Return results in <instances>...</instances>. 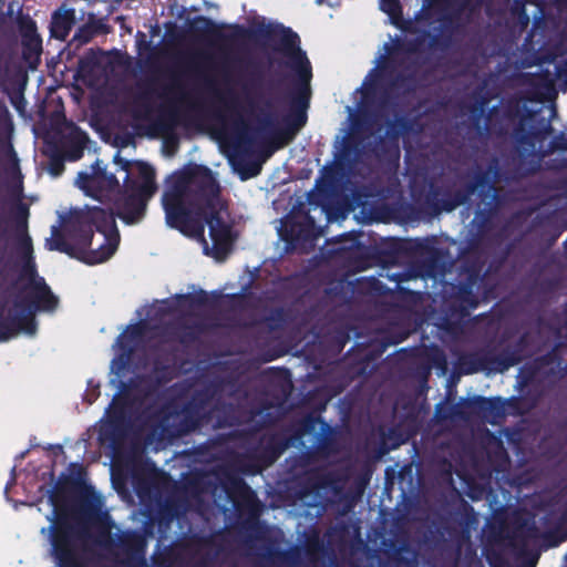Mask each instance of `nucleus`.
Instances as JSON below:
<instances>
[{
    "instance_id": "obj_5",
    "label": "nucleus",
    "mask_w": 567,
    "mask_h": 567,
    "mask_svg": "<svg viewBox=\"0 0 567 567\" xmlns=\"http://www.w3.org/2000/svg\"><path fill=\"white\" fill-rule=\"evenodd\" d=\"M85 484L76 477L62 474L50 491L49 501L54 507V517L49 527L51 555L58 567H86L81 540L87 537L84 529L78 528L69 519L68 513L61 508L68 496Z\"/></svg>"
},
{
    "instance_id": "obj_59",
    "label": "nucleus",
    "mask_w": 567,
    "mask_h": 567,
    "mask_svg": "<svg viewBox=\"0 0 567 567\" xmlns=\"http://www.w3.org/2000/svg\"><path fill=\"white\" fill-rule=\"evenodd\" d=\"M284 311L282 309H276L271 316L268 318V320H282Z\"/></svg>"
},
{
    "instance_id": "obj_39",
    "label": "nucleus",
    "mask_w": 567,
    "mask_h": 567,
    "mask_svg": "<svg viewBox=\"0 0 567 567\" xmlns=\"http://www.w3.org/2000/svg\"><path fill=\"white\" fill-rule=\"evenodd\" d=\"M374 153L378 157H386V158L395 157V158H398L400 151H399L398 143H395L389 138H385L383 136H379L375 142Z\"/></svg>"
},
{
    "instance_id": "obj_23",
    "label": "nucleus",
    "mask_w": 567,
    "mask_h": 567,
    "mask_svg": "<svg viewBox=\"0 0 567 567\" xmlns=\"http://www.w3.org/2000/svg\"><path fill=\"white\" fill-rule=\"evenodd\" d=\"M146 330L145 322L141 321L130 326L120 337L117 338L118 348L122 351L120 354L121 368H124L132 354L135 351L137 342L142 339Z\"/></svg>"
},
{
    "instance_id": "obj_25",
    "label": "nucleus",
    "mask_w": 567,
    "mask_h": 567,
    "mask_svg": "<svg viewBox=\"0 0 567 567\" xmlns=\"http://www.w3.org/2000/svg\"><path fill=\"white\" fill-rule=\"evenodd\" d=\"M393 73V69H390L385 63L381 66L377 74L378 79H388V87L392 92L411 93L414 90V79L410 74L402 72Z\"/></svg>"
},
{
    "instance_id": "obj_26",
    "label": "nucleus",
    "mask_w": 567,
    "mask_h": 567,
    "mask_svg": "<svg viewBox=\"0 0 567 567\" xmlns=\"http://www.w3.org/2000/svg\"><path fill=\"white\" fill-rule=\"evenodd\" d=\"M549 130L548 123L542 127L530 126L527 128L525 118H522L514 127L513 137L518 145L534 147L535 142L542 140Z\"/></svg>"
},
{
    "instance_id": "obj_38",
    "label": "nucleus",
    "mask_w": 567,
    "mask_h": 567,
    "mask_svg": "<svg viewBox=\"0 0 567 567\" xmlns=\"http://www.w3.org/2000/svg\"><path fill=\"white\" fill-rule=\"evenodd\" d=\"M178 122V112L175 109H169L163 112L154 123V128L162 134L169 133L174 130Z\"/></svg>"
},
{
    "instance_id": "obj_48",
    "label": "nucleus",
    "mask_w": 567,
    "mask_h": 567,
    "mask_svg": "<svg viewBox=\"0 0 567 567\" xmlns=\"http://www.w3.org/2000/svg\"><path fill=\"white\" fill-rule=\"evenodd\" d=\"M318 450L324 455H329L330 453L334 452L336 447L333 439L330 436L321 437L319 441Z\"/></svg>"
},
{
    "instance_id": "obj_36",
    "label": "nucleus",
    "mask_w": 567,
    "mask_h": 567,
    "mask_svg": "<svg viewBox=\"0 0 567 567\" xmlns=\"http://www.w3.org/2000/svg\"><path fill=\"white\" fill-rule=\"evenodd\" d=\"M422 246L421 243H415L412 247V243L405 239H394L390 243L389 249L384 252L389 256V260L394 261L400 258L403 254L412 249H419Z\"/></svg>"
},
{
    "instance_id": "obj_14",
    "label": "nucleus",
    "mask_w": 567,
    "mask_h": 567,
    "mask_svg": "<svg viewBox=\"0 0 567 567\" xmlns=\"http://www.w3.org/2000/svg\"><path fill=\"white\" fill-rule=\"evenodd\" d=\"M91 173L80 172L78 174V185L87 195L99 198L104 192H115L120 189V182L113 173H109L96 159L91 166Z\"/></svg>"
},
{
    "instance_id": "obj_63",
    "label": "nucleus",
    "mask_w": 567,
    "mask_h": 567,
    "mask_svg": "<svg viewBox=\"0 0 567 567\" xmlns=\"http://www.w3.org/2000/svg\"><path fill=\"white\" fill-rule=\"evenodd\" d=\"M4 115H8V109L3 101L0 99V118Z\"/></svg>"
},
{
    "instance_id": "obj_1",
    "label": "nucleus",
    "mask_w": 567,
    "mask_h": 567,
    "mask_svg": "<svg viewBox=\"0 0 567 567\" xmlns=\"http://www.w3.org/2000/svg\"><path fill=\"white\" fill-rule=\"evenodd\" d=\"M221 27L210 18L199 16L194 19L192 30L194 33L207 34L223 42L268 43L274 52L286 58L282 63L296 74L293 90L290 94V111L284 117L285 125L277 127L275 114L271 112L274 103L270 99H262V107H258L252 97H247L250 111L258 110L257 125L250 128L241 118L236 122L237 132L234 148L239 153H249L254 146L260 145L272 150L288 144L307 123V109L309 107L312 79V66L306 51L301 49L299 35L284 24L259 23L254 28L233 25L230 33H223Z\"/></svg>"
},
{
    "instance_id": "obj_17",
    "label": "nucleus",
    "mask_w": 567,
    "mask_h": 567,
    "mask_svg": "<svg viewBox=\"0 0 567 567\" xmlns=\"http://www.w3.org/2000/svg\"><path fill=\"white\" fill-rule=\"evenodd\" d=\"M66 132L56 131L58 140L52 144L54 148L66 156V161L76 162L82 158L89 142V135L73 122L64 118Z\"/></svg>"
},
{
    "instance_id": "obj_51",
    "label": "nucleus",
    "mask_w": 567,
    "mask_h": 567,
    "mask_svg": "<svg viewBox=\"0 0 567 567\" xmlns=\"http://www.w3.org/2000/svg\"><path fill=\"white\" fill-rule=\"evenodd\" d=\"M389 278L398 282V288L402 293H409V295L413 293L411 290L404 289L399 286V284L410 279V276L406 272L393 274V275L389 276Z\"/></svg>"
},
{
    "instance_id": "obj_35",
    "label": "nucleus",
    "mask_w": 567,
    "mask_h": 567,
    "mask_svg": "<svg viewBox=\"0 0 567 567\" xmlns=\"http://www.w3.org/2000/svg\"><path fill=\"white\" fill-rule=\"evenodd\" d=\"M410 127L409 121L404 115H398L394 120L386 123V138L398 143L400 136Z\"/></svg>"
},
{
    "instance_id": "obj_53",
    "label": "nucleus",
    "mask_w": 567,
    "mask_h": 567,
    "mask_svg": "<svg viewBox=\"0 0 567 567\" xmlns=\"http://www.w3.org/2000/svg\"><path fill=\"white\" fill-rule=\"evenodd\" d=\"M511 11L515 16H526L525 4L522 0H514L511 7Z\"/></svg>"
},
{
    "instance_id": "obj_43",
    "label": "nucleus",
    "mask_w": 567,
    "mask_h": 567,
    "mask_svg": "<svg viewBox=\"0 0 567 567\" xmlns=\"http://www.w3.org/2000/svg\"><path fill=\"white\" fill-rule=\"evenodd\" d=\"M306 553L309 556H315L323 551V542L321 540L318 532L308 535L305 543Z\"/></svg>"
},
{
    "instance_id": "obj_8",
    "label": "nucleus",
    "mask_w": 567,
    "mask_h": 567,
    "mask_svg": "<svg viewBox=\"0 0 567 567\" xmlns=\"http://www.w3.org/2000/svg\"><path fill=\"white\" fill-rule=\"evenodd\" d=\"M29 207L19 200L16 207L17 229L21 231L18 238L17 250L21 261L20 279H27L30 282L39 280L37 265L33 256L32 239L28 234Z\"/></svg>"
},
{
    "instance_id": "obj_21",
    "label": "nucleus",
    "mask_w": 567,
    "mask_h": 567,
    "mask_svg": "<svg viewBox=\"0 0 567 567\" xmlns=\"http://www.w3.org/2000/svg\"><path fill=\"white\" fill-rule=\"evenodd\" d=\"M158 425L163 433H167L173 437L183 436L199 429L198 423H195L190 417L183 414L182 411L175 414H164Z\"/></svg>"
},
{
    "instance_id": "obj_54",
    "label": "nucleus",
    "mask_w": 567,
    "mask_h": 567,
    "mask_svg": "<svg viewBox=\"0 0 567 567\" xmlns=\"http://www.w3.org/2000/svg\"><path fill=\"white\" fill-rule=\"evenodd\" d=\"M458 293L463 300H467L472 296V286L471 284H462L458 287Z\"/></svg>"
},
{
    "instance_id": "obj_13",
    "label": "nucleus",
    "mask_w": 567,
    "mask_h": 567,
    "mask_svg": "<svg viewBox=\"0 0 567 567\" xmlns=\"http://www.w3.org/2000/svg\"><path fill=\"white\" fill-rule=\"evenodd\" d=\"M152 197H146L145 194L124 183V189L121 197L116 200V213L112 209H106L114 214V218L118 217L126 225H134L140 223L145 214L147 202Z\"/></svg>"
},
{
    "instance_id": "obj_57",
    "label": "nucleus",
    "mask_w": 567,
    "mask_h": 567,
    "mask_svg": "<svg viewBox=\"0 0 567 567\" xmlns=\"http://www.w3.org/2000/svg\"><path fill=\"white\" fill-rule=\"evenodd\" d=\"M275 422V419L271 416L269 412L262 415V421L260 423V427L271 425Z\"/></svg>"
},
{
    "instance_id": "obj_28",
    "label": "nucleus",
    "mask_w": 567,
    "mask_h": 567,
    "mask_svg": "<svg viewBox=\"0 0 567 567\" xmlns=\"http://www.w3.org/2000/svg\"><path fill=\"white\" fill-rule=\"evenodd\" d=\"M220 391L221 385L219 383L212 382L203 389L195 391L188 402L209 416L210 409L219 396Z\"/></svg>"
},
{
    "instance_id": "obj_31",
    "label": "nucleus",
    "mask_w": 567,
    "mask_h": 567,
    "mask_svg": "<svg viewBox=\"0 0 567 567\" xmlns=\"http://www.w3.org/2000/svg\"><path fill=\"white\" fill-rule=\"evenodd\" d=\"M327 476L317 471L308 473L300 482L299 496L307 497L318 493L327 485Z\"/></svg>"
},
{
    "instance_id": "obj_55",
    "label": "nucleus",
    "mask_w": 567,
    "mask_h": 567,
    "mask_svg": "<svg viewBox=\"0 0 567 567\" xmlns=\"http://www.w3.org/2000/svg\"><path fill=\"white\" fill-rule=\"evenodd\" d=\"M93 60L87 58H82L79 60V71L80 72H89L92 69Z\"/></svg>"
},
{
    "instance_id": "obj_2",
    "label": "nucleus",
    "mask_w": 567,
    "mask_h": 567,
    "mask_svg": "<svg viewBox=\"0 0 567 567\" xmlns=\"http://www.w3.org/2000/svg\"><path fill=\"white\" fill-rule=\"evenodd\" d=\"M219 184L210 168L189 164L175 173L162 196L166 224L183 235L202 239L208 226L212 239V255L224 260L233 250L236 235L233 225L226 220L227 208L219 199Z\"/></svg>"
},
{
    "instance_id": "obj_46",
    "label": "nucleus",
    "mask_w": 567,
    "mask_h": 567,
    "mask_svg": "<svg viewBox=\"0 0 567 567\" xmlns=\"http://www.w3.org/2000/svg\"><path fill=\"white\" fill-rule=\"evenodd\" d=\"M220 101L226 111L230 113H238V99L235 93L229 92L227 96H221Z\"/></svg>"
},
{
    "instance_id": "obj_29",
    "label": "nucleus",
    "mask_w": 567,
    "mask_h": 567,
    "mask_svg": "<svg viewBox=\"0 0 567 567\" xmlns=\"http://www.w3.org/2000/svg\"><path fill=\"white\" fill-rule=\"evenodd\" d=\"M235 412V405L230 402H226L219 395L210 409L209 419L216 417V427L234 426L237 423Z\"/></svg>"
},
{
    "instance_id": "obj_61",
    "label": "nucleus",
    "mask_w": 567,
    "mask_h": 567,
    "mask_svg": "<svg viewBox=\"0 0 567 567\" xmlns=\"http://www.w3.org/2000/svg\"><path fill=\"white\" fill-rule=\"evenodd\" d=\"M553 357H554V351L540 357L538 360L543 363V364H548L549 362L553 361Z\"/></svg>"
},
{
    "instance_id": "obj_64",
    "label": "nucleus",
    "mask_w": 567,
    "mask_h": 567,
    "mask_svg": "<svg viewBox=\"0 0 567 567\" xmlns=\"http://www.w3.org/2000/svg\"><path fill=\"white\" fill-rule=\"evenodd\" d=\"M166 370H167V369H166V367H164V365L159 367V365L155 364V367H154V372H155L156 374H157V373H159V372H161L162 374H164V372H166Z\"/></svg>"
},
{
    "instance_id": "obj_47",
    "label": "nucleus",
    "mask_w": 567,
    "mask_h": 567,
    "mask_svg": "<svg viewBox=\"0 0 567 567\" xmlns=\"http://www.w3.org/2000/svg\"><path fill=\"white\" fill-rule=\"evenodd\" d=\"M165 93L174 95L178 93L181 100H186L187 97L186 94H184L183 92V86L178 78L175 74L172 75V83L165 87Z\"/></svg>"
},
{
    "instance_id": "obj_40",
    "label": "nucleus",
    "mask_w": 567,
    "mask_h": 567,
    "mask_svg": "<svg viewBox=\"0 0 567 567\" xmlns=\"http://www.w3.org/2000/svg\"><path fill=\"white\" fill-rule=\"evenodd\" d=\"M152 111L151 91H144L137 94L133 102V116L135 118H143Z\"/></svg>"
},
{
    "instance_id": "obj_16",
    "label": "nucleus",
    "mask_w": 567,
    "mask_h": 567,
    "mask_svg": "<svg viewBox=\"0 0 567 567\" xmlns=\"http://www.w3.org/2000/svg\"><path fill=\"white\" fill-rule=\"evenodd\" d=\"M288 446L289 442L282 434H262L257 444L249 450L248 457L261 470L272 465Z\"/></svg>"
},
{
    "instance_id": "obj_18",
    "label": "nucleus",
    "mask_w": 567,
    "mask_h": 567,
    "mask_svg": "<svg viewBox=\"0 0 567 567\" xmlns=\"http://www.w3.org/2000/svg\"><path fill=\"white\" fill-rule=\"evenodd\" d=\"M470 404L476 408V414L485 417L491 424H496L506 416V408L515 412L518 410L519 398L512 396L509 399H502L499 396L484 398L476 395L471 398Z\"/></svg>"
},
{
    "instance_id": "obj_20",
    "label": "nucleus",
    "mask_w": 567,
    "mask_h": 567,
    "mask_svg": "<svg viewBox=\"0 0 567 567\" xmlns=\"http://www.w3.org/2000/svg\"><path fill=\"white\" fill-rule=\"evenodd\" d=\"M21 37L22 59L30 69H37L41 62L42 39L37 33V25L33 20L28 19L21 23Z\"/></svg>"
},
{
    "instance_id": "obj_4",
    "label": "nucleus",
    "mask_w": 567,
    "mask_h": 567,
    "mask_svg": "<svg viewBox=\"0 0 567 567\" xmlns=\"http://www.w3.org/2000/svg\"><path fill=\"white\" fill-rule=\"evenodd\" d=\"M502 179L499 159L497 156H492L485 169L476 164L471 172L456 178H431L422 206L431 216H437L442 212L450 213L467 204L477 190L483 194L485 188L487 193L493 192V199H495L496 184Z\"/></svg>"
},
{
    "instance_id": "obj_24",
    "label": "nucleus",
    "mask_w": 567,
    "mask_h": 567,
    "mask_svg": "<svg viewBox=\"0 0 567 567\" xmlns=\"http://www.w3.org/2000/svg\"><path fill=\"white\" fill-rule=\"evenodd\" d=\"M76 22L75 10L60 7L51 16L50 34L52 38L65 41Z\"/></svg>"
},
{
    "instance_id": "obj_12",
    "label": "nucleus",
    "mask_w": 567,
    "mask_h": 567,
    "mask_svg": "<svg viewBox=\"0 0 567 567\" xmlns=\"http://www.w3.org/2000/svg\"><path fill=\"white\" fill-rule=\"evenodd\" d=\"M320 235L316 221L308 213L288 217L280 228V237L291 248L312 244Z\"/></svg>"
},
{
    "instance_id": "obj_27",
    "label": "nucleus",
    "mask_w": 567,
    "mask_h": 567,
    "mask_svg": "<svg viewBox=\"0 0 567 567\" xmlns=\"http://www.w3.org/2000/svg\"><path fill=\"white\" fill-rule=\"evenodd\" d=\"M105 32L106 25L101 20L95 19L93 14H91L89 21L76 29L70 45H74V48L78 49L89 43L94 37Z\"/></svg>"
},
{
    "instance_id": "obj_52",
    "label": "nucleus",
    "mask_w": 567,
    "mask_h": 567,
    "mask_svg": "<svg viewBox=\"0 0 567 567\" xmlns=\"http://www.w3.org/2000/svg\"><path fill=\"white\" fill-rule=\"evenodd\" d=\"M113 161L122 171L126 172V174H130L131 166L134 165V162L121 157L120 152L115 154Z\"/></svg>"
},
{
    "instance_id": "obj_11",
    "label": "nucleus",
    "mask_w": 567,
    "mask_h": 567,
    "mask_svg": "<svg viewBox=\"0 0 567 567\" xmlns=\"http://www.w3.org/2000/svg\"><path fill=\"white\" fill-rule=\"evenodd\" d=\"M166 381L167 379L163 375H156L155 380H153L152 375H141L131 379L128 382L121 381L118 385L120 392L114 396L107 411L111 421L122 422L125 420L131 403L130 391L137 389L140 383L145 384L144 393L150 394Z\"/></svg>"
},
{
    "instance_id": "obj_19",
    "label": "nucleus",
    "mask_w": 567,
    "mask_h": 567,
    "mask_svg": "<svg viewBox=\"0 0 567 567\" xmlns=\"http://www.w3.org/2000/svg\"><path fill=\"white\" fill-rule=\"evenodd\" d=\"M14 310L13 313L4 316V307H0V341H8L21 331L28 334L35 333V318L25 316L21 309Z\"/></svg>"
},
{
    "instance_id": "obj_3",
    "label": "nucleus",
    "mask_w": 567,
    "mask_h": 567,
    "mask_svg": "<svg viewBox=\"0 0 567 567\" xmlns=\"http://www.w3.org/2000/svg\"><path fill=\"white\" fill-rule=\"evenodd\" d=\"M120 233L114 214L99 206L70 212L63 219V233L52 227V237L47 239L49 250L63 252L87 265L106 261L116 251Z\"/></svg>"
},
{
    "instance_id": "obj_9",
    "label": "nucleus",
    "mask_w": 567,
    "mask_h": 567,
    "mask_svg": "<svg viewBox=\"0 0 567 567\" xmlns=\"http://www.w3.org/2000/svg\"><path fill=\"white\" fill-rule=\"evenodd\" d=\"M27 295L13 301L14 309H21L25 316L34 318L37 312H54L59 298L52 292L44 278L27 285Z\"/></svg>"
},
{
    "instance_id": "obj_33",
    "label": "nucleus",
    "mask_w": 567,
    "mask_h": 567,
    "mask_svg": "<svg viewBox=\"0 0 567 567\" xmlns=\"http://www.w3.org/2000/svg\"><path fill=\"white\" fill-rule=\"evenodd\" d=\"M8 226L2 216H0V243L6 241L8 239ZM16 267L12 265L10 258L6 257V246L0 249V278L4 279L10 270H13Z\"/></svg>"
},
{
    "instance_id": "obj_44",
    "label": "nucleus",
    "mask_w": 567,
    "mask_h": 567,
    "mask_svg": "<svg viewBox=\"0 0 567 567\" xmlns=\"http://www.w3.org/2000/svg\"><path fill=\"white\" fill-rule=\"evenodd\" d=\"M380 9L392 20H396L402 17V6L400 0H380Z\"/></svg>"
},
{
    "instance_id": "obj_49",
    "label": "nucleus",
    "mask_w": 567,
    "mask_h": 567,
    "mask_svg": "<svg viewBox=\"0 0 567 567\" xmlns=\"http://www.w3.org/2000/svg\"><path fill=\"white\" fill-rule=\"evenodd\" d=\"M364 289L369 292L381 295L384 292V285L379 279L371 277L364 282Z\"/></svg>"
},
{
    "instance_id": "obj_50",
    "label": "nucleus",
    "mask_w": 567,
    "mask_h": 567,
    "mask_svg": "<svg viewBox=\"0 0 567 567\" xmlns=\"http://www.w3.org/2000/svg\"><path fill=\"white\" fill-rule=\"evenodd\" d=\"M237 485L240 489V495L243 498L247 497V502L255 499V493L251 491V488L245 483V481L239 480L237 482Z\"/></svg>"
},
{
    "instance_id": "obj_10",
    "label": "nucleus",
    "mask_w": 567,
    "mask_h": 567,
    "mask_svg": "<svg viewBox=\"0 0 567 567\" xmlns=\"http://www.w3.org/2000/svg\"><path fill=\"white\" fill-rule=\"evenodd\" d=\"M443 2L447 12L443 16L442 22L444 27L449 24L452 30L474 22L483 8L488 16L493 14V0H443Z\"/></svg>"
},
{
    "instance_id": "obj_45",
    "label": "nucleus",
    "mask_w": 567,
    "mask_h": 567,
    "mask_svg": "<svg viewBox=\"0 0 567 567\" xmlns=\"http://www.w3.org/2000/svg\"><path fill=\"white\" fill-rule=\"evenodd\" d=\"M181 411L183 412V414L190 417V420L195 421V423H198L199 427L203 424L204 420L209 419V416L205 412L194 406L189 402L185 403Z\"/></svg>"
},
{
    "instance_id": "obj_6",
    "label": "nucleus",
    "mask_w": 567,
    "mask_h": 567,
    "mask_svg": "<svg viewBox=\"0 0 567 567\" xmlns=\"http://www.w3.org/2000/svg\"><path fill=\"white\" fill-rule=\"evenodd\" d=\"M95 543L104 547H116L124 555L121 565L124 567H148L147 532L137 529H125L116 534L114 539L111 536L110 526H102L97 529Z\"/></svg>"
},
{
    "instance_id": "obj_32",
    "label": "nucleus",
    "mask_w": 567,
    "mask_h": 567,
    "mask_svg": "<svg viewBox=\"0 0 567 567\" xmlns=\"http://www.w3.org/2000/svg\"><path fill=\"white\" fill-rule=\"evenodd\" d=\"M181 514V505L176 499L167 498L159 503L156 511V519L162 526H169Z\"/></svg>"
},
{
    "instance_id": "obj_37",
    "label": "nucleus",
    "mask_w": 567,
    "mask_h": 567,
    "mask_svg": "<svg viewBox=\"0 0 567 567\" xmlns=\"http://www.w3.org/2000/svg\"><path fill=\"white\" fill-rule=\"evenodd\" d=\"M470 402L471 399H462L460 402L452 404L444 417L467 420L472 414H476V408Z\"/></svg>"
},
{
    "instance_id": "obj_62",
    "label": "nucleus",
    "mask_w": 567,
    "mask_h": 567,
    "mask_svg": "<svg viewBox=\"0 0 567 567\" xmlns=\"http://www.w3.org/2000/svg\"><path fill=\"white\" fill-rule=\"evenodd\" d=\"M480 272H481V266L477 268L473 267V269L468 276L470 280L474 281L478 277Z\"/></svg>"
},
{
    "instance_id": "obj_22",
    "label": "nucleus",
    "mask_w": 567,
    "mask_h": 567,
    "mask_svg": "<svg viewBox=\"0 0 567 567\" xmlns=\"http://www.w3.org/2000/svg\"><path fill=\"white\" fill-rule=\"evenodd\" d=\"M134 165L137 168V174L141 179V183H138L135 179H132L130 177V174L125 175L124 183L131 185V188L134 187L137 190L142 192L143 194L146 195V197H153L158 188L155 181L156 173L154 167L143 161H136L134 162Z\"/></svg>"
},
{
    "instance_id": "obj_42",
    "label": "nucleus",
    "mask_w": 567,
    "mask_h": 567,
    "mask_svg": "<svg viewBox=\"0 0 567 567\" xmlns=\"http://www.w3.org/2000/svg\"><path fill=\"white\" fill-rule=\"evenodd\" d=\"M64 161H66V156H64L56 148L51 146V154L49 158V171L52 175L59 176L64 171Z\"/></svg>"
},
{
    "instance_id": "obj_60",
    "label": "nucleus",
    "mask_w": 567,
    "mask_h": 567,
    "mask_svg": "<svg viewBox=\"0 0 567 567\" xmlns=\"http://www.w3.org/2000/svg\"><path fill=\"white\" fill-rule=\"evenodd\" d=\"M259 173V168L256 166V165H252L250 168H249V173L248 174H244L243 173V179L245 178H248V177H252V176H256L257 174Z\"/></svg>"
},
{
    "instance_id": "obj_58",
    "label": "nucleus",
    "mask_w": 567,
    "mask_h": 567,
    "mask_svg": "<svg viewBox=\"0 0 567 567\" xmlns=\"http://www.w3.org/2000/svg\"><path fill=\"white\" fill-rule=\"evenodd\" d=\"M316 420L311 416H308L303 420L302 426L305 431H310L313 429Z\"/></svg>"
},
{
    "instance_id": "obj_15",
    "label": "nucleus",
    "mask_w": 567,
    "mask_h": 567,
    "mask_svg": "<svg viewBox=\"0 0 567 567\" xmlns=\"http://www.w3.org/2000/svg\"><path fill=\"white\" fill-rule=\"evenodd\" d=\"M481 196L491 197L489 202L486 203V207L476 213L473 224L475 226V233L468 240V249L471 251L478 250L481 246L488 239L492 238L491 233L495 227L494 216L495 210L499 202V190L497 189V197L493 199V192L487 193L485 188ZM501 237L499 234L494 235L493 238L496 240Z\"/></svg>"
},
{
    "instance_id": "obj_7",
    "label": "nucleus",
    "mask_w": 567,
    "mask_h": 567,
    "mask_svg": "<svg viewBox=\"0 0 567 567\" xmlns=\"http://www.w3.org/2000/svg\"><path fill=\"white\" fill-rule=\"evenodd\" d=\"M525 347L526 339L523 336L515 343L504 347L498 353L486 351L471 354L463 361V364L468 365L465 369V373H474L482 370L504 372L523 361Z\"/></svg>"
},
{
    "instance_id": "obj_30",
    "label": "nucleus",
    "mask_w": 567,
    "mask_h": 567,
    "mask_svg": "<svg viewBox=\"0 0 567 567\" xmlns=\"http://www.w3.org/2000/svg\"><path fill=\"white\" fill-rule=\"evenodd\" d=\"M267 556L272 564L279 566L295 567L300 564V550L297 547L290 549L270 547Z\"/></svg>"
},
{
    "instance_id": "obj_41",
    "label": "nucleus",
    "mask_w": 567,
    "mask_h": 567,
    "mask_svg": "<svg viewBox=\"0 0 567 567\" xmlns=\"http://www.w3.org/2000/svg\"><path fill=\"white\" fill-rule=\"evenodd\" d=\"M361 231H348L336 237V243L340 244V247L336 251L351 250L360 246Z\"/></svg>"
},
{
    "instance_id": "obj_56",
    "label": "nucleus",
    "mask_w": 567,
    "mask_h": 567,
    "mask_svg": "<svg viewBox=\"0 0 567 567\" xmlns=\"http://www.w3.org/2000/svg\"><path fill=\"white\" fill-rule=\"evenodd\" d=\"M23 101H24V99H23L22 93H18L14 96H11V103L19 111L22 109L20 105L23 104Z\"/></svg>"
},
{
    "instance_id": "obj_34",
    "label": "nucleus",
    "mask_w": 567,
    "mask_h": 567,
    "mask_svg": "<svg viewBox=\"0 0 567 567\" xmlns=\"http://www.w3.org/2000/svg\"><path fill=\"white\" fill-rule=\"evenodd\" d=\"M175 298L179 305H187L190 308L206 307L212 303V299L208 292L203 289H199L197 292L194 293L176 295Z\"/></svg>"
}]
</instances>
